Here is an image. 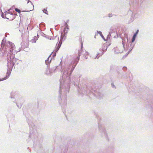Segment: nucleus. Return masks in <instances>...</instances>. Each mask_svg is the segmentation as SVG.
I'll use <instances>...</instances> for the list:
<instances>
[{
	"mask_svg": "<svg viewBox=\"0 0 153 153\" xmlns=\"http://www.w3.org/2000/svg\"><path fill=\"white\" fill-rule=\"evenodd\" d=\"M15 46L14 44L13 43L10 44V51L13 52L14 50L15 51Z\"/></svg>",
	"mask_w": 153,
	"mask_h": 153,
	"instance_id": "nucleus-5",
	"label": "nucleus"
},
{
	"mask_svg": "<svg viewBox=\"0 0 153 153\" xmlns=\"http://www.w3.org/2000/svg\"><path fill=\"white\" fill-rule=\"evenodd\" d=\"M27 9L28 10V11H30L33 10L34 8V5L31 2H30V3H28V4L27 6Z\"/></svg>",
	"mask_w": 153,
	"mask_h": 153,
	"instance_id": "nucleus-2",
	"label": "nucleus"
},
{
	"mask_svg": "<svg viewBox=\"0 0 153 153\" xmlns=\"http://www.w3.org/2000/svg\"><path fill=\"white\" fill-rule=\"evenodd\" d=\"M43 12L46 14H48V11L47 10V9L46 8L45 9V8H44V9L43 10Z\"/></svg>",
	"mask_w": 153,
	"mask_h": 153,
	"instance_id": "nucleus-7",
	"label": "nucleus"
},
{
	"mask_svg": "<svg viewBox=\"0 0 153 153\" xmlns=\"http://www.w3.org/2000/svg\"><path fill=\"white\" fill-rule=\"evenodd\" d=\"M14 12V10L12 8L9 9L5 12V17L10 21L13 20L15 18V16Z\"/></svg>",
	"mask_w": 153,
	"mask_h": 153,
	"instance_id": "nucleus-1",
	"label": "nucleus"
},
{
	"mask_svg": "<svg viewBox=\"0 0 153 153\" xmlns=\"http://www.w3.org/2000/svg\"><path fill=\"white\" fill-rule=\"evenodd\" d=\"M66 29L68 30V27L67 25L66 24L65 25V27L64 28V32L65 33H67V31L66 30Z\"/></svg>",
	"mask_w": 153,
	"mask_h": 153,
	"instance_id": "nucleus-6",
	"label": "nucleus"
},
{
	"mask_svg": "<svg viewBox=\"0 0 153 153\" xmlns=\"http://www.w3.org/2000/svg\"><path fill=\"white\" fill-rule=\"evenodd\" d=\"M81 44H82V41L81 42Z\"/></svg>",
	"mask_w": 153,
	"mask_h": 153,
	"instance_id": "nucleus-11",
	"label": "nucleus"
},
{
	"mask_svg": "<svg viewBox=\"0 0 153 153\" xmlns=\"http://www.w3.org/2000/svg\"><path fill=\"white\" fill-rule=\"evenodd\" d=\"M15 11L19 13H20L21 12L20 10L18 8H16L15 9Z\"/></svg>",
	"mask_w": 153,
	"mask_h": 153,
	"instance_id": "nucleus-9",
	"label": "nucleus"
},
{
	"mask_svg": "<svg viewBox=\"0 0 153 153\" xmlns=\"http://www.w3.org/2000/svg\"><path fill=\"white\" fill-rule=\"evenodd\" d=\"M11 74V72L10 71H7V75L6 76L3 78H0V81H1L7 79L10 76Z\"/></svg>",
	"mask_w": 153,
	"mask_h": 153,
	"instance_id": "nucleus-4",
	"label": "nucleus"
},
{
	"mask_svg": "<svg viewBox=\"0 0 153 153\" xmlns=\"http://www.w3.org/2000/svg\"><path fill=\"white\" fill-rule=\"evenodd\" d=\"M136 36H137L136 35V34H134V35L132 39V42H134L135 41V38H136Z\"/></svg>",
	"mask_w": 153,
	"mask_h": 153,
	"instance_id": "nucleus-8",
	"label": "nucleus"
},
{
	"mask_svg": "<svg viewBox=\"0 0 153 153\" xmlns=\"http://www.w3.org/2000/svg\"><path fill=\"white\" fill-rule=\"evenodd\" d=\"M114 51L115 53L118 54L121 53L123 51L121 48L120 47H116L114 48Z\"/></svg>",
	"mask_w": 153,
	"mask_h": 153,
	"instance_id": "nucleus-3",
	"label": "nucleus"
},
{
	"mask_svg": "<svg viewBox=\"0 0 153 153\" xmlns=\"http://www.w3.org/2000/svg\"><path fill=\"white\" fill-rule=\"evenodd\" d=\"M58 49H57V50L56 51H57L58 50Z\"/></svg>",
	"mask_w": 153,
	"mask_h": 153,
	"instance_id": "nucleus-12",
	"label": "nucleus"
},
{
	"mask_svg": "<svg viewBox=\"0 0 153 153\" xmlns=\"http://www.w3.org/2000/svg\"><path fill=\"white\" fill-rule=\"evenodd\" d=\"M138 31H139L138 30H137V31L135 33V34H136V35L137 36V33H138Z\"/></svg>",
	"mask_w": 153,
	"mask_h": 153,
	"instance_id": "nucleus-10",
	"label": "nucleus"
}]
</instances>
